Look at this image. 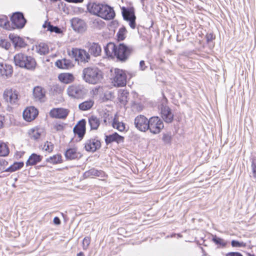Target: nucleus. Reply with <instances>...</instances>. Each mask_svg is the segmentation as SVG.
Segmentation results:
<instances>
[{
	"label": "nucleus",
	"mask_w": 256,
	"mask_h": 256,
	"mask_svg": "<svg viewBox=\"0 0 256 256\" xmlns=\"http://www.w3.org/2000/svg\"><path fill=\"white\" fill-rule=\"evenodd\" d=\"M132 48L127 46L124 44L116 46L112 42L108 43L104 48V51L107 56L111 58L114 56L120 61H126L132 52Z\"/></svg>",
	"instance_id": "obj_1"
},
{
	"label": "nucleus",
	"mask_w": 256,
	"mask_h": 256,
	"mask_svg": "<svg viewBox=\"0 0 256 256\" xmlns=\"http://www.w3.org/2000/svg\"><path fill=\"white\" fill-rule=\"evenodd\" d=\"M89 12L103 19L110 20L115 17V12L112 8L102 4L92 2L88 5Z\"/></svg>",
	"instance_id": "obj_2"
},
{
	"label": "nucleus",
	"mask_w": 256,
	"mask_h": 256,
	"mask_svg": "<svg viewBox=\"0 0 256 256\" xmlns=\"http://www.w3.org/2000/svg\"><path fill=\"white\" fill-rule=\"evenodd\" d=\"M82 77L86 82L94 84L102 80V72L96 66H88L83 69Z\"/></svg>",
	"instance_id": "obj_3"
},
{
	"label": "nucleus",
	"mask_w": 256,
	"mask_h": 256,
	"mask_svg": "<svg viewBox=\"0 0 256 256\" xmlns=\"http://www.w3.org/2000/svg\"><path fill=\"white\" fill-rule=\"evenodd\" d=\"M14 62L16 66L28 70H34L36 64L34 58L22 52L14 56Z\"/></svg>",
	"instance_id": "obj_4"
},
{
	"label": "nucleus",
	"mask_w": 256,
	"mask_h": 256,
	"mask_svg": "<svg viewBox=\"0 0 256 256\" xmlns=\"http://www.w3.org/2000/svg\"><path fill=\"white\" fill-rule=\"evenodd\" d=\"M66 91L69 96L76 99L82 98L87 94V90L84 86L80 84L70 86Z\"/></svg>",
	"instance_id": "obj_5"
},
{
	"label": "nucleus",
	"mask_w": 256,
	"mask_h": 256,
	"mask_svg": "<svg viewBox=\"0 0 256 256\" xmlns=\"http://www.w3.org/2000/svg\"><path fill=\"white\" fill-rule=\"evenodd\" d=\"M112 83L115 86H124L126 84V75L124 71L118 68L114 70Z\"/></svg>",
	"instance_id": "obj_6"
},
{
	"label": "nucleus",
	"mask_w": 256,
	"mask_h": 256,
	"mask_svg": "<svg viewBox=\"0 0 256 256\" xmlns=\"http://www.w3.org/2000/svg\"><path fill=\"white\" fill-rule=\"evenodd\" d=\"M162 121L158 116H153L149 119L148 129L150 132L157 134L164 128Z\"/></svg>",
	"instance_id": "obj_7"
},
{
	"label": "nucleus",
	"mask_w": 256,
	"mask_h": 256,
	"mask_svg": "<svg viewBox=\"0 0 256 256\" xmlns=\"http://www.w3.org/2000/svg\"><path fill=\"white\" fill-rule=\"evenodd\" d=\"M122 16L124 19L129 22V24L131 28L134 29L136 28V17L134 14V8H126L124 6L121 8Z\"/></svg>",
	"instance_id": "obj_8"
},
{
	"label": "nucleus",
	"mask_w": 256,
	"mask_h": 256,
	"mask_svg": "<svg viewBox=\"0 0 256 256\" xmlns=\"http://www.w3.org/2000/svg\"><path fill=\"white\" fill-rule=\"evenodd\" d=\"M72 54L76 60L84 63L89 62L90 56L88 52L83 49L74 48L72 50Z\"/></svg>",
	"instance_id": "obj_9"
},
{
	"label": "nucleus",
	"mask_w": 256,
	"mask_h": 256,
	"mask_svg": "<svg viewBox=\"0 0 256 256\" xmlns=\"http://www.w3.org/2000/svg\"><path fill=\"white\" fill-rule=\"evenodd\" d=\"M4 98L12 104H17L18 102V92L16 90L6 89L3 94Z\"/></svg>",
	"instance_id": "obj_10"
},
{
	"label": "nucleus",
	"mask_w": 256,
	"mask_h": 256,
	"mask_svg": "<svg viewBox=\"0 0 256 256\" xmlns=\"http://www.w3.org/2000/svg\"><path fill=\"white\" fill-rule=\"evenodd\" d=\"M149 120L144 116L140 114L134 119V126L140 131L146 132L148 129Z\"/></svg>",
	"instance_id": "obj_11"
},
{
	"label": "nucleus",
	"mask_w": 256,
	"mask_h": 256,
	"mask_svg": "<svg viewBox=\"0 0 256 256\" xmlns=\"http://www.w3.org/2000/svg\"><path fill=\"white\" fill-rule=\"evenodd\" d=\"M10 19L12 24L14 26V28H22L24 26L26 22V20L24 18L23 14L20 12L14 13L11 16Z\"/></svg>",
	"instance_id": "obj_12"
},
{
	"label": "nucleus",
	"mask_w": 256,
	"mask_h": 256,
	"mask_svg": "<svg viewBox=\"0 0 256 256\" xmlns=\"http://www.w3.org/2000/svg\"><path fill=\"white\" fill-rule=\"evenodd\" d=\"M101 146L100 140L97 138H90L84 144L85 150L87 152H94Z\"/></svg>",
	"instance_id": "obj_13"
},
{
	"label": "nucleus",
	"mask_w": 256,
	"mask_h": 256,
	"mask_svg": "<svg viewBox=\"0 0 256 256\" xmlns=\"http://www.w3.org/2000/svg\"><path fill=\"white\" fill-rule=\"evenodd\" d=\"M71 24L73 30L78 32H82L86 29V24L82 20L74 18L71 20Z\"/></svg>",
	"instance_id": "obj_14"
},
{
	"label": "nucleus",
	"mask_w": 256,
	"mask_h": 256,
	"mask_svg": "<svg viewBox=\"0 0 256 256\" xmlns=\"http://www.w3.org/2000/svg\"><path fill=\"white\" fill-rule=\"evenodd\" d=\"M38 114V110L34 106L26 108L23 112L24 118L28 121L34 120Z\"/></svg>",
	"instance_id": "obj_15"
},
{
	"label": "nucleus",
	"mask_w": 256,
	"mask_h": 256,
	"mask_svg": "<svg viewBox=\"0 0 256 256\" xmlns=\"http://www.w3.org/2000/svg\"><path fill=\"white\" fill-rule=\"evenodd\" d=\"M161 115L163 120L167 123L171 122L174 118V114H172L170 108L166 105H161Z\"/></svg>",
	"instance_id": "obj_16"
},
{
	"label": "nucleus",
	"mask_w": 256,
	"mask_h": 256,
	"mask_svg": "<svg viewBox=\"0 0 256 256\" xmlns=\"http://www.w3.org/2000/svg\"><path fill=\"white\" fill-rule=\"evenodd\" d=\"M46 90L40 86H36L33 90V96L36 101L40 102H44L46 100Z\"/></svg>",
	"instance_id": "obj_17"
},
{
	"label": "nucleus",
	"mask_w": 256,
	"mask_h": 256,
	"mask_svg": "<svg viewBox=\"0 0 256 256\" xmlns=\"http://www.w3.org/2000/svg\"><path fill=\"white\" fill-rule=\"evenodd\" d=\"M68 114V110L63 108H53L50 112V116L52 118H65Z\"/></svg>",
	"instance_id": "obj_18"
},
{
	"label": "nucleus",
	"mask_w": 256,
	"mask_h": 256,
	"mask_svg": "<svg viewBox=\"0 0 256 256\" xmlns=\"http://www.w3.org/2000/svg\"><path fill=\"white\" fill-rule=\"evenodd\" d=\"M12 73V67L8 64L0 62V76L6 78Z\"/></svg>",
	"instance_id": "obj_19"
},
{
	"label": "nucleus",
	"mask_w": 256,
	"mask_h": 256,
	"mask_svg": "<svg viewBox=\"0 0 256 256\" xmlns=\"http://www.w3.org/2000/svg\"><path fill=\"white\" fill-rule=\"evenodd\" d=\"M87 44L88 49V53H90L94 57H97L100 55L102 48L98 43L88 42Z\"/></svg>",
	"instance_id": "obj_20"
},
{
	"label": "nucleus",
	"mask_w": 256,
	"mask_h": 256,
	"mask_svg": "<svg viewBox=\"0 0 256 256\" xmlns=\"http://www.w3.org/2000/svg\"><path fill=\"white\" fill-rule=\"evenodd\" d=\"M64 155L66 158L68 160L79 158L82 156L81 153L78 151V149L76 148L68 149L65 152Z\"/></svg>",
	"instance_id": "obj_21"
},
{
	"label": "nucleus",
	"mask_w": 256,
	"mask_h": 256,
	"mask_svg": "<svg viewBox=\"0 0 256 256\" xmlns=\"http://www.w3.org/2000/svg\"><path fill=\"white\" fill-rule=\"evenodd\" d=\"M86 122L84 120H80L78 124L74 128V132L78 136L79 138H82L86 132Z\"/></svg>",
	"instance_id": "obj_22"
},
{
	"label": "nucleus",
	"mask_w": 256,
	"mask_h": 256,
	"mask_svg": "<svg viewBox=\"0 0 256 256\" xmlns=\"http://www.w3.org/2000/svg\"><path fill=\"white\" fill-rule=\"evenodd\" d=\"M124 137L119 135L116 132H114L112 134L106 136L105 138V142L107 144L112 143V142H116L117 143L123 142Z\"/></svg>",
	"instance_id": "obj_23"
},
{
	"label": "nucleus",
	"mask_w": 256,
	"mask_h": 256,
	"mask_svg": "<svg viewBox=\"0 0 256 256\" xmlns=\"http://www.w3.org/2000/svg\"><path fill=\"white\" fill-rule=\"evenodd\" d=\"M55 64L58 68L62 69H68L73 66L71 61L66 58L58 60Z\"/></svg>",
	"instance_id": "obj_24"
},
{
	"label": "nucleus",
	"mask_w": 256,
	"mask_h": 256,
	"mask_svg": "<svg viewBox=\"0 0 256 256\" xmlns=\"http://www.w3.org/2000/svg\"><path fill=\"white\" fill-rule=\"evenodd\" d=\"M9 37L12 40L16 48H22L24 46L25 43L20 37L13 34H10Z\"/></svg>",
	"instance_id": "obj_25"
},
{
	"label": "nucleus",
	"mask_w": 256,
	"mask_h": 256,
	"mask_svg": "<svg viewBox=\"0 0 256 256\" xmlns=\"http://www.w3.org/2000/svg\"><path fill=\"white\" fill-rule=\"evenodd\" d=\"M88 124L91 130H96L100 126V120L96 116H92L88 118Z\"/></svg>",
	"instance_id": "obj_26"
},
{
	"label": "nucleus",
	"mask_w": 256,
	"mask_h": 256,
	"mask_svg": "<svg viewBox=\"0 0 256 256\" xmlns=\"http://www.w3.org/2000/svg\"><path fill=\"white\" fill-rule=\"evenodd\" d=\"M58 78L62 82L65 84H68L74 80V77L72 74L64 73L60 74Z\"/></svg>",
	"instance_id": "obj_27"
},
{
	"label": "nucleus",
	"mask_w": 256,
	"mask_h": 256,
	"mask_svg": "<svg viewBox=\"0 0 256 256\" xmlns=\"http://www.w3.org/2000/svg\"><path fill=\"white\" fill-rule=\"evenodd\" d=\"M41 160V156L32 154L26 162V166H34Z\"/></svg>",
	"instance_id": "obj_28"
},
{
	"label": "nucleus",
	"mask_w": 256,
	"mask_h": 256,
	"mask_svg": "<svg viewBox=\"0 0 256 256\" xmlns=\"http://www.w3.org/2000/svg\"><path fill=\"white\" fill-rule=\"evenodd\" d=\"M112 125L114 128H116L120 132L124 131L126 128L125 124L122 122H119L116 118L114 119Z\"/></svg>",
	"instance_id": "obj_29"
},
{
	"label": "nucleus",
	"mask_w": 256,
	"mask_h": 256,
	"mask_svg": "<svg viewBox=\"0 0 256 256\" xmlns=\"http://www.w3.org/2000/svg\"><path fill=\"white\" fill-rule=\"evenodd\" d=\"M36 51L40 54L44 55L47 54L49 52L48 47L44 43H40L36 46Z\"/></svg>",
	"instance_id": "obj_30"
},
{
	"label": "nucleus",
	"mask_w": 256,
	"mask_h": 256,
	"mask_svg": "<svg viewBox=\"0 0 256 256\" xmlns=\"http://www.w3.org/2000/svg\"><path fill=\"white\" fill-rule=\"evenodd\" d=\"M10 152L7 144L3 142L0 141V156H6Z\"/></svg>",
	"instance_id": "obj_31"
},
{
	"label": "nucleus",
	"mask_w": 256,
	"mask_h": 256,
	"mask_svg": "<svg viewBox=\"0 0 256 256\" xmlns=\"http://www.w3.org/2000/svg\"><path fill=\"white\" fill-rule=\"evenodd\" d=\"M94 102L92 100L85 101L78 106L79 108L82 110H90L94 105Z\"/></svg>",
	"instance_id": "obj_32"
},
{
	"label": "nucleus",
	"mask_w": 256,
	"mask_h": 256,
	"mask_svg": "<svg viewBox=\"0 0 256 256\" xmlns=\"http://www.w3.org/2000/svg\"><path fill=\"white\" fill-rule=\"evenodd\" d=\"M46 161L52 164L61 163L62 161V156L60 154H57L46 158Z\"/></svg>",
	"instance_id": "obj_33"
},
{
	"label": "nucleus",
	"mask_w": 256,
	"mask_h": 256,
	"mask_svg": "<svg viewBox=\"0 0 256 256\" xmlns=\"http://www.w3.org/2000/svg\"><path fill=\"white\" fill-rule=\"evenodd\" d=\"M24 166V163L22 162H14L12 165L10 166L6 170V172H15Z\"/></svg>",
	"instance_id": "obj_34"
},
{
	"label": "nucleus",
	"mask_w": 256,
	"mask_h": 256,
	"mask_svg": "<svg viewBox=\"0 0 256 256\" xmlns=\"http://www.w3.org/2000/svg\"><path fill=\"white\" fill-rule=\"evenodd\" d=\"M9 25V22L8 18L6 16H0V26L7 29Z\"/></svg>",
	"instance_id": "obj_35"
},
{
	"label": "nucleus",
	"mask_w": 256,
	"mask_h": 256,
	"mask_svg": "<svg viewBox=\"0 0 256 256\" xmlns=\"http://www.w3.org/2000/svg\"><path fill=\"white\" fill-rule=\"evenodd\" d=\"M28 133L30 138L34 140L38 139L40 136V132L37 129H32L29 131Z\"/></svg>",
	"instance_id": "obj_36"
},
{
	"label": "nucleus",
	"mask_w": 256,
	"mask_h": 256,
	"mask_svg": "<svg viewBox=\"0 0 256 256\" xmlns=\"http://www.w3.org/2000/svg\"><path fill=\"white\" fill-rule=\"evenodd\" d=\"M126 32V30L124 27H122L120 28L117 34L118 40H122L125 38V34Z\"/></svg>",
	"instance_id": "obj_37"
},
{
	"label": "nucleus",
	"mask_w": 256,
	"mask_h": 256,
	"mask_svg": "<svg viewBox=\"0 0 256 256\" xmlns=\"http://www.w3.org/2000/svg\"><path fill=\"white\" fill-rule=\"evenodd\" d=\"M212 241L216 244H220L223 246L226 245V242L224 240L218 237H217L216 236H212Z\"/></svg>",
	"instance_id": "obj_38"
},
{
	"label": "nucleus",
	"mask_w": 256,
	"mask_h": 256,
	"mask_svg": "<svg viewBox=\"0 0 256 256\" xmlns=\"http://www.w3.org/2000/svg\"><path fill=\"white\" fill-rule=\"evenodd\" d=\"M48 30L50 32H54L56 34H60L62 32V30L60 28L56 26L51 25L50 24H48Z\"/></svg>",
	"instance_id": "obj_39"
},
{
	"label": "nucleus",
	"mask_w": 256,
	"mask_h": 256,
	"mask_svg": "<svg viewBox=\"0 0 256 256\" xmlns=\"http://www.w3.org/2000/svg\"><path fill=\"white\" fill-rule=\"evenodd\" d=\"M0 46L6 50H8L10 47V44L6 40L0 39Z\"/></svg>",
	"instance_id": "obj_40"
},
{
	"label": "nucleus",
	"mask_w": 256,
	"mask_h": 256,
	"mask_svg": "<svg viewBox=\"0 0 256 256\" xmlns=\"http://www.w3.org/2000/svg\"><path fill=\"white\" fill-rule=\"evenodd\" d=\"M53 148V144L50 142H45L42 148L45 151L50 152L52 151Z\"/></svg>",
	"instance_id": "obj_41"
},
{
	"label": "nucleus",
	"mask_w": 256,
	"mask_h": 256,
	"mask_svg": "<svg viewBox=\"0 0 256 256\" xmlns=\"http://www.w3.org/2000/svg\"><path fill=\"white\" fill-rule=\"evenodd\" d=\"M90 238L89 237H86L84 238L82 241L83 249L86 250L90 244Z\"/></svg>",
	"instance_id": "obj_42"
},
{
	"label": "nucleus",
	"mask_w": 256,
	"mask_h": 256,
	"mask_svg": "<svg viewBox=\"0 0 256 256\" xmlns=\"http://www.w3.org/2000/svg\"><path fill=\"white\" fill-rule=\"evenodd\" d=\"M254 178L256 179V159H252L251 165Z\"/></svg>",
	"instance_id": "obj_43"
},
{
	"label": "nucleus",
	"mask_w": 256,
	"mask_h": 256,
	"mask_svg": "<svg viewBox=\"0 0 256 256\" xmlns=\"http://www.w3.org/2000/svg\"><path fill=\"white\" fill-rule=\"evenodd\" d=\"M231 244L233 247H244L246 246V244L244 242H240L235 240L232 241Z\"/></svg>",
	"instance_id": "obj_44"
},
{
	"label": "nucleus",
	"mask_w": 256,
	"mask_h": 256,
	"mask_svg": "<svg viewBox=\"0 0 256 256\" xmlns=\"http://www.w3.org/2000/svg\"><path fill=\"white\" fill-rule=\"evenodd\" d=\"M172 140V136L170 134H164L162 136V140L166 144H169Z\"/></svg>",
	"instance_id": "obj_45"
},
{
	"label": "nucleus",
	"mask_w": 256,
	"mask_h": 256,
	"mask_svg": "<svg viewBox=\"0 0 256 256\" xmlns=\"http://www.w3.org/2000/svg\"><path fill=\"white\" fill-rule=\"evenodd\" d=\"M88 175L94 176H99L100 174V172L98 170L92 168L89 170L88 172H86Z\"/></svg>",
	"instance_id": "obj_46"
},
{
	"label": "nucleus",
	"mask_w": 256,
	"mask_h": 256,
	"mask_svg": "<svg viewBox=\"0 0 256 256\" xmlns=\"http://www.w3.org/2000/svg\"><path fill=\"white\" fill-rule=\"evenodd\" d=\"M128 94L126 91H123L121 94V96L120 98V102H127V97Z\"/></svg>",
	"instance_id": "obj_47"
},
{
	"label": "nucleus",
	"mask_w": 256,
	"mask_h": 256,
	"mask_svg": "<svg viewBox=\"0 0 256 256\" xmlns=\"http://www.w3.org/2000/svg\"><path fill=\"white\" fill-rule=\"evenodd\" d=\"M147 66H146L145 62L144 60H141L140 62V68L142 70H144Z\"/></svg>",
	"instance_id": "obj_48"
},
{
	"label": "nucleus",
	"mask_w": 256,
	"mask_h": 256,
	"mask_svg": "<svg viewBox=\"0 0 256 256\" xmlns=\"http://www.w3.org/2000/svg\"><path fill=\"white\" fill-rule=\"evenodd\" d=\"M226 256H242V254L238 252H230L228 253Z\"/></svg>",
	"instance_id": "obj_49"
},
{
	"label": "nucleus",
	"mask_w": 256,
	"mask_h": 256,
	"mask_svg": "<svg viewBox=\"0 0 256 256\" xmlns=\"http://www.w3.org/2000/svg\"><path fill=\"white\" fill-rule=\"evenodd\" d=\"M53 222H54V223L56 225H58L60 224V220L58 217H55L54 218Z\"/></svg>",
	"instance_id": "obj_50"
},
{
	"label": "nucleus",
	"mask_w": 256,
	"mask_h": 256,
	"mask_svg": "<svg viewBox=\"0 0 256 256\" xmlns=\"http://www.w3.org/2000/svg\"><path fill=\"white\" fill-rule=\"evenodd\" d=\"M4 117L2 116H0V128H2L4 126Z\"/></svg>",
	"instance_id": "obj_51"
},
{
	"label": "nucleus",
	"mask_w": 256,
	"mask_h": 256,
	"mask_svg": "<svg viewBox=\"0 0 256 256\" xmlns=\"http://www.w3.org/2000/svg\"><path fill=\"white\" fill-rule=\"evenodd\" d=\"M55 128L57 130H62L63 126L61 124H57L55 126Z\"/></svg>",
	"instance_id": "obj_52"
},
{
	"label": "nucleus",
	"mask_w": 256,
	"mask_h": 256,
	"mask_svg": "<svg viewBox=\"0 0 256 256\" xmlns=\"http://www.w3.org/2000/svg\"><path fill=\"white\" fill-rule=\"evenodd\" d=\"M213 39V36L211 34L207 35V40L208 41L212 40Z\"/></svg>",
	"instance_id": "obj_53"
},
{
	"label": "nucleus",
	"mask_w": 256,
	"mask_h": 256,
	"mask_svg": "<svg viewBox=\"0 0 256 256\" xmlns=\"http://www.w3.org/2000/svg\"><path fill=\"white\" fill-rule=\"evenodd\" d=\"M84 253L82 252H80L77 254V256H84Z\"/></svg>",
	"instance_id": "obj_54"
},
{
	"label": "nucleus",
	"mask_w": 256,
	"mask_h": 256,
	"mask_svg": "<svg viewBox=\"0 0 256 256\" xmlns=\"http://www.w3.org/2000/svg\"><path fill=\"white\" fill-rule=\"evenodd\" d=\"M248 256H254V254H248Z\"/></svg>",
	"instance_id": "obj_55"
},
{
	"label": "nucleus",
	"mask_w": 256,
	"mask_h": 256,
	"mask_svg": "<svg viewBox=\"0 0 256 256\" xmlns=\"http://www.w3.org/2000/svg\"><path fill=\"white\" fill-rule=\"evenodd\" d=\"M43 26L44 27V28L46 27L45 24H44Z\"/></svg>",
	"instance_id": "obj_56"
}]
</instances>
